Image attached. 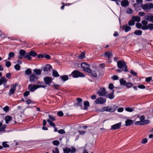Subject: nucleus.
Listing matches in <instances>:
<instances>
[{"instance_id": "f03ea898", "label": "nucleus", "mask_w": 153, "mask_h": 153, "mask_svg": "<svg viewBox=\"0 0 153 153\" xmlns=\"http://www.w3.org/2000/svg\"><path fill=\"white\" fill-rule=\"evenodd\" d=\"M71 75L74 78H77L79 77H84L85 75L84 74L77 70H75L73 71Z\"/></svg>"}, {"instance_id": "6e6d98bb", "label": "nucleus", "mask_w": 153, "mask_h": 153, "mask_svg": "<svg viewBox=\"0 0 153 153\" xmlns=\"http://www.w3.org/2000/svg\"><path fill=\"white\" fill-rule=\"evenodd\" d=\"M11 65V62L9 61L6 62L5 64L6 66L7 67H9Z\"/></svg>"}, {"instance_id": "a878e982", "label": "nucleus", "mask_w": 153, "mask_h": 153, "mask_svg": "<svg viewBox=\"0 0 153 153\" xmlns=\"http://www.w3.org/2000/svg\"><path fill=\"white\" fill-rule=\"evenodd\" d=\"M76 100L78 101L77 102V105L78 106H80L81 108V107H83L82 103H81V102L82 101V100L79 98H77L76 99Z\"/></svg>"}, {"instance_id": "4be33fe9", "label": "nucleus", "mask_w": 153, "mask_h": 153, "mask_svg": "<svg viewBox=\"0 0 153 153\" xmlns=\"http://www.w3.org/2000/svg\"><path fill=\"white\" fill-rule=\"evenodd\" d=\"M7 81V79L4 76L1 77L0 79V85L2 83L4 84Z\"/></svg>"}, {"instance_id": "39448f33", "label": "nucleus", "mask_w": 153, "mask_h": 153, "mask_svg": "<svg viewBox=\"0 0 153 153\" xmlns=\"http://www.w3.org/2000/svg\"><path fill=\"white\" fill-rule=\"evenodd\" d=\"M81 66L84 71L88 73L91 72V70L90 69V66L88 64L85 63H82L81 64Z\"/></svg>"}, {"instance_id": "f8f14e48", "label": "nucleus", "mask_w": 153, "mask_h": 153, "mask_svg": "<svg viewBox=\"0 0 153 153\" xmlns=\"http://www.w3.org/2000/svg\"><path fill=\"white\" fill-rule=\"evenodd\" d=\"M100 111L101 112L106 111L109 112H113L114 110L111 107H109L108 106L104 107L100 110Z\"/></svg>"}, {"instance_id": "bf43d9fd", "label": "nucleus", "mask_w": 153, "mask_h": 153, "mask_svg": "<svg viewBox=\"0 0 153 153\" xmlns=\"http://www.w3.org/2000/svg\"><path fill=\"white\" fill-rule=\"evenodd\" d=\"M49 118L50 120L53 121L55 120V118L53 117L50 115H49Z\"/></svg>"}, {"instance_id": "aec40b11", "label": "nucleus", "mask_w": 153, "mask_h": 153, "mask_svg": "<svg viewBox=\"0 0 153 153\" xmlns=\"http://www.w3.org/2000/svg\"><path fill=\"white\" fill-rule=\"evenodd\" d=\"M129 4V3L128 0H123L121 2V5L123 7L128 6Z\"/></svg>"}, {"instance_id": "e2e57ef3", "label": "nucleus", "mask_w": 153, "mask_h": 153, "mask_svg": "<svg viewBox=\"0 0 153 153\" xmlns=\"http://www.w3.org/2000/svg\"><path fill=\"white\" fill-rule=\"evenodd\" d=\"M30 94L29 92L28 91H26L24 93V96L25 97L27 96Z\"/></svg>"}, {"instance_id": "2f4dec72", "label": "nucleus", "mask_w": 153, "mask_h": 153, "mask_svg": "<svg viewBox=\"0 0 153 153\" xmlns=\"http://www.w3.org/2000/svg\"><path fill=\"white\" fill-rule=\"evenodd\" d=\"M60 78L64 81H66L68 79V76L67 75L61 76Z\"/></svg>"}, {"instance_id": "6ab92c4d", "label": "nucleus", "mask_w": 153, "mask_h": 153, "mask_svg": "<svg viewBox=\"0 0 153 153\" xmlns=\"http://www.w3.org/2000/svg\"><path fill=\"white\" fill-rule=\"evenodd\" d=\"M139 118L140 121L146 124H148L150 123V120H145V117L143 115L141 116Z\"/></svg>"}, {"instance_id": "e433bc0d", "label": "nucleus", "mask_w": 153, "mask_h": 153, "mask_svg": "<svg viewBox=\"0 0 153 153\" xmlns=\"http://www.w3.org/2000/svg\"><path fill=\"white\" fill-rule=\"evenodd\" d=\"M32 71L31 69L28 68L25 71V73L27 75H29L31 74Z\"/></svg>"}, {"instance_id": "0eeeda50", "label": "nucleus", "mask_w": 153, "mask_h": 153, "mask_svg": "<svg viewBox=\"0 0 153 153\" xmlns=\"http://www.w3.org/2000/svg\"><path fill=\"white\" fill-rule=\"evenodd\" d=\"M112 53L111 51H107L105 52L104 55V57L106 58V60H108V62L111 63V62L109 59L111 58Z\"/></svg>"}, {"instance_id": "ddd939ff", "label": "nucleus", "mask_w": 153, "mask_h": 153, "mask_svg": "<svg viewBox=\"0 0 153 153\" xmlns=\"http://www.w3.org/2000/svg\"><path fill=\"white\" fill-rule=\"evenodd\" d=\"M19 55L18 56V58L19 59H22L23 57L25 58V56L26 55L27 53L24 50H21L19 52Z\"/></svg>"}, {"instance_id": "c9c22d12", "label": "nucleus", "mask_w": 153, "mask_h": 153, "mask_svg": "<svg viewBox=\"0 0 153 153\" xmlns=\"http://www.w3.org/2000/svg\"><path fill=\"white\" fill-rule=\"evenodd\" d=\"M33 71L37 75H40L41 74V71L40 69H34Z\"/></svg>"}, {"instance_id": "b1692460", "label": "nucleus", "mask_w": 153, "mask_h": 153, "mask_svg": "<svg viewBox=\"0 0 153 153\" xmlns=\"http://www.w3.org/2000/svg\"><path fill=\"white\" fill-rule=\"evenodd\" d=\"M132 19L134 22H139L140 21V18L138 16H133Z\"/></svg>"}, {"instance_id": "8fccbe9b", "label": "nucleus", "mask_w": 153, "mask_h": 153, "mask_svg": "<svg viewBox=\"0 0 153 153\" xmlns=\"http://www.w3.org/2000/svg\"><path fill=\"white\" fill-rule=\"evenodd\" d=\"M114 88V86L112 83H111L109 85L108 88L110 90H112Z\"/></svg>"}, {"instance_id": "2eb2a0df", "label": "nucleus", "mask_w": 153, "mask_h": 153, "mask_svg": "<svg viewBox=\"0 0 153 153\" xmlns=\"http://www.w3.org/2000/svg\"><path fill=\"white\" fill-rule=\"evenodd\" d=\"M122 123H119L111 126V130H115L120 128L121 127Z\"/></svg>"}, {"instance_id": "de8ad7c7", "label": "nucleus", "mask_w": 153, "mask_h": 153, "mask_svg": "<svg viewBox=\"0 0 153 153\" xmlns=\"http://www.w3.org/2000/svg\"><path fill=\"white\" fill-rule=\"evenodd\" d=\"M53 144L55 146H58L59 144V142L57 140H55L52 142Z\"/></svg>"}, {"instance_id": "69168bd1", "label": "nucleus", "mask_w": 153, "mask_h": 153, "mask_svg": "<svg viewBox=\"0 0 153 153\" xmlns=\"http://www.w3.org/2000/svg\"><path fill=\"white\" fill-rule=\"evenodd\" d=\"M138 87L140 89H144L145 88V86L143 85H139Z\"/></svg>"}, {"instance_id": "603ef678", "label": "nucleus", "mask_w": 153, "mask_h": 153, "mask_svg": "<svg viewBox=\"0 0 153 153\" xmlns=\"http://www.w3.org/2000/svg\"><path fill=\"white\" fill-rule=\"evenodd\" d=\"M4 111L5 112H7L9 110V107L8 106H5L3 108Z\"/></svg>"}, {"instance_id": "4d7b16f0", "label": "nucleus", "mask_w": 153, "mask_h": 153, "mask_svg": "<svg viewBox=\"0 0 153 153\" xmlns=\"http://www.w3.org/2000/svg\"><path fill=\"white\" fill-rule=\"evenodd\" d=\"M58 132L60 134H65V132L63 129H60L58 131Z\"/></svg>"}, {"instance_id": "c85d7f7f", "label": "nucleus", "mask_w": 153, "mask_h": 153, "mask_svg": "<svg viewBox=\"0 0 153 153\" xmlns=\"http://www.w3.org/2000/svg\"><path fill=\"white\" fill-rule=\"evenodd\" d=\"M12 118L10 116H7L5 117V122L6 123H8L9 121L11 120Z\"/></svg>"}, {"instance_id": "1a4fd4ad", "label": "nucleus", "mask_w": 153, "mask_h": 153, "mask_svg": "<svg viewBox=\"0 0 153 153\" xmlns=\"http://www.w3.org/2000/svg\"><path fill=\"white\" fill-rule=\"evenodd\" d=\"M97 94L100 96L103 97L106 96L107 92L106 91L105 88H101L97 92Z\"/></svg>"}, {"instance_id": "7ed1b4c3", "label": "nucleus", "mask_w": 153, "mask_h": 153, "mask_svg": "<svg viewBox=\"0 0 153 153\" xmlns=\"http://www.w3.org/2000/svg\"><path fill=\"white\" fill-rule=\"evenodd\" d=\"M36 53L33 51H30V52L27 53L26 55L25 56V58L27 59L28 60L31 59V56L35 57L37 56Z\"/></svg>"}, {"instance_id": "6e6552de", "label": "nucleus", "mask_w": 153, "mask_h": 153, "mask_svg": "<svg viewBox=\"0 0 153 153\" xmlns=\"http://www.w3.org/2000/svg\"><path fill=\"white\" fill-rule=\"evenodd\" d=\"M106 100L102 97H99L96 100L95 102L96 104H103L105 102Z\"/></svg>"}, {"instance_id": "0e129e2a", "label": "nucleus", "mask_w": 153, "mask_h": 153, "mask_svg": "<svg viewBox=\"0 0 153 153\" xmlns=\"http://www.w3.org/2000/svg\"><path fill=\"white\" fill-rule=\"evenodd\" d=\"M0 36L1 38H3V39H4L6 37V36H5V35L4 34L2 33L1 31L0 30Z\"/></svg>"}, {"instance_id": "a19ab883", "label": "nucleus", "mask_w": 153, "mask_h": 153, "mask_svg": "<svg viewBox=\"0 0 153 153\" xmlns=\"http://www.w3.org/2000/svg\"><path fill=\"white\" fill-rule=\"evenodd\" d=\"M85 57V54L83 52L81 53V54L78 56V58L79 59H84Z\"/></svg>"}, {"instance_id": "ea45409f", "label": "nucleus", "mask_w": 153, "mask_h": 153, "mask_svg": "<svg viewBox=\"0 0 153 153\" xmlns=\"http://www.w3.org/2000/svg\"><path fill=\"white\" fill-rule=\"evenodd\" d=\"M133 12V10L131 8L127 9L126 11V13L128 14H131Z\"/></svg>"}, {"instance_id": "9b49d317", "label": "nucleus", "mask_w": 153, "mask_h": 153, "mask_svg": "<svg viewBox=\"0 0 153 153\" xmlns=\"http://www.w3.org/2000/svg\"><path fill=\"white\" fill-rule=\"evenodd\" d=\"M17 85L16 84H13L10 87V88L9 91V95L10 96L12 94H13L16 90V87Z\"/></svg>"}, {"instance_id": "5fc2aeb1", "label": "nucleus", "mask_w": 153, "mask_h": 153, "mask_svg": "<svg viewBox=\"0 0 153 153\" xmlns=\"http://www.w3.org/2000/svg\"><path fill=\"white\" fill-rule=\"evenodd\" d=\"M141 23L143 25H147L148 22L146 20H142L141 21Z\"/></svg>"}, {"instance_id": "4c0bfd02", "label": "nucleus", "mask_w": 153, "mask_h": 153, "mask_svg": "<svg viewBox=\"0 0 153 153\" xmlns=\"http://www.w3.org/2000/svg\"><path fill=\"white\" fill-rule=\"evenodd\" d=\"M135 22L132 19L128 22V25L129 26H133Z\"/></svg>"}, {"instance_id": "423d86ee", "label": "nucleus", "mask_w": 153, "mask_h": 153, "mask_svg": "<svg viewBox=\"0 0 153 153\" xmlns=\"http://www.w3.org/2000/svg\"><path fill=\"white\" fill-rule=\"evenodd\" d=\"M39 88V87L38 85L29 84L28 86V89L30 92H33Z\"/></svg>"}, {"instance_id": "a18cd8bd", "label": "nucleus", "mask_w": 153, "mask_h": 153, "mask_svg": "<svg viewBox=\"0 0 153 153\" xmlns=\"http://www.w3.org/2000/svg\"><path fill=\"white\" fill-rule=\"evenodd\" d=\"M90 73L91 74L92 76L95 77H96L97 76V74L95 71H91V72H90Z\"/></svg>"}, {"instance_id": "f3484780", "label": "nucleus", "mask_w": 153, "mask_h": 153, "mask_svg": "<svg viewBox=\"0 0 153 153\" xmlns=\"http://www.w3.org/2000/svg\"><path fill=\"white\" fill-rule=\"evenodd\" d=\"M37 78L34 74H32L29 77V80L31 83L37 81Z\"/></svg>"}, {"instance_id": "052dcab7", "label": "nucleus", "mask_w": 153, "mask_h": 153, "mask_svg": "<svg viewBox=\"0 0 153 153\" xmlns=\"http://www.w3.org/2000/svg\"><path fill=\"white\" fill-rule=\"evenodd\" d=\"M141 29L143 30H147L148 29V25H143L141 27Z\"/></svg>"}, {"instance_id": "9d476101", "label": "nucleus", "mask_w": 153, "mask_h": 153, "mask_svg": "<svg viewBox=\"0 0 153 153\" xmlns=\"http://www.w3.org/2000/svg\"><path fill=\"white\" fill-rule=\"evenodd\" d=\"M142 7L144 10H149L151 8H153V4L152 3H148L143 4Z\"/></svg>"}, {"instance_id": "58836bf2", "label": "nucleus", "mask_w": 153, "mask_h": 153, "mask_svg": "<svg viewBox=\"0 0 153 153\" xmlns=\"http://www.w3.org/2000/svg\"><path fill=\"white\" fill-rule=\"evenodd\" d=\"M133 84L131 82H126L125 86L127 88H129L131 87L133 85Z\"/></svg>"}, {"instance_id": "a211bd4d", "label": "nucleus", "mask_w": 153, "mask_h": 153, "mask_svg": "<svg viewBox=\"0 0 153 153\" xmlns=\"http://www.w3.org/2000/svg\"><path fill=\"white\" fill-rule=\"evenodd\" d=\"M122 29L123 30H124L126 32H127L130 30L131 27L130 26H128V25L126 24L122 26Z\"/></svg>"}, {"instance_id": "f704fd0d", "label": "nucleus", "mask_w": 153, "mask_h": 153, "mask_svg": "<svg viewBox=\"0 0 153 153\" xmlns=\"http://www.w3.org/2000/svg\"><path fill=\"white\" fill-rule=\"evenodd\" d=\"M53 75L55 77L59 76V75L58 72L56 70H53Z\"/></svg>"}, {"instance_id": "412c9836", "label": "nucleus", "mask_w": 153, "mask_h": 153, "mask_svg": "<svg viewBox=\"0 0 153 153\" xmlns=\"http://www.w3.org/2000/svg\"><path fill=\"white\" fill-rule=\"evenodd\" d=\"M52 68V67L51 65L47 64L43 68V69L44 71H47L51 69Z\"/></svg>"}, {"instance_id": "3c124183", "label": "nucleus", "mask_w": 153, "mask_h": 153, "mask_svg": "<svg viewBox=\"0 0 153 153\" xmlns=\"http://www.w3.org/2000/svg\"><path fill=\"white\" fill-rule=\"evenodd\" d=\"M125 110L126 111L129 112H131L133 110L132 108H125Z\"/></svg>"}, {"instance_id": "20e7f679", "label": "nucleus", "mask_w": 153, "mask_h": 153, "mask_svg": "<svg viewBox=\"0 0 153 153\" xmlns=\"http://www.w3.org/2000/svg\"><path fill=\"white\" fill-rule=\"evenodd\" d=\"M63 151L64 153H74L76 151V149L74 147H71V148L67 147L63 149Z\"/></svg>"}, {"instance_id": "7c9ffc66", "label": "nucleus", "mask_w": 153, "mask_h": 153, "mask_svg": "<svg viewBox=\"0 0 153 153\" xmlns=\"http://www.w3.org/2000/svg\"><path fill=\"white\" fill-rule=\"evenodd\" d=\"M135 125H144L147 124L146 123H143V122L140 120L139 121H137L135 123H134Z\"/></svg>"}, {"instance_id": "f257e3e1", "label": "nucleus", "mask_w": 153, "mask_h": 153, "mask_svg": "<svg viewBox=\"0 0 153 153\" xmlns=\"http://www.w3.org/2000/svg\"><path fill=\"white\" fill-rule=\"evenodd\" d=\"M117 66L120 69H122V71H128L127 70V66L123 61H119L117 62Z\"/></svg>"}, {"instance_id": "4468645a", "label": "nucleus", "mask_w": 153, "mask_h": 153, "mask_svg": "<svg viewBox=\"0 0 153 153\" xmlns=\"http://www.w3.org/2000/svg\"><path fill=\"white\" fill-rule=\"evenodd\" d=\"M53 79L50 77L46 76L44 78V81L45 83L46 84H48L49 86L50 85V84L51 83Z\"/></svg>"}, {"instance_id": "49530a36", "label": "nucleus", "mask_w": 153, "mask_h": 153, "mask_svg": "<svg viewBox=\"0 0 153 153\" xmlns=\"http://www.w3.org/2000/svg\"><path fill=\"white\" fill-rule=\"evenodd\" d=\"M148 29H149L150 30H153V24H149L148 25Z\"/></svg>"}, {"instance_id": "774afa93", "label": "nucleus", "mask_w": 153, "mask_h": 153, "mask_svg": "<svg viewBox=\"0 0 153 153\" xmlns=\"http://www.w3.org/2000/svg\"><path fill=\"white\" fill-rule=\"evenodd\" d=\"M11 74L10 73H8L6 74V76L7 78H8V79H10L11 78Z\"/></svg>"}, {"instance_id": "5701e85b", "label": "nucleus", "mask_w": 153, "mask_h": 153, "mask_svg": "<svg viewBox=\"0 0 153 153\" xmlns=\"http://www.w3.org/2000/svg\"><path fill=\"white\" fill-rule=\"evenodd\" d=\"M84 105L85 107H81V109L83 110H86L87 109L88 107L89 106V102L88 101H85L84 103Z\"/></svg>"}, {"instance_id": "72a5a7b5", "label": "nucleus", "mask_w": 153, "mask_h": 153, "mask_svg": "<svg viewBox=\"0 0 153 153\" xmlns=\"http://www.w3.org/2000/svg\"><path fill=\"white\" fill-rule=\"evenodd\" d=\"M142 32L141 30H135L134 32V34L137 35H141L142 34Z\"/></svg>"}, {"instance_id": "864d4df0", "label": "nucleus", "mask_w": 153, "mask_h": 153, "mask_svg": "<svg viewBox=\"0 0 153 153\" xmlns=\"http://www.w3.org/2000/svg\"><path fill=\"white\" fill-rule=\"evenodd\" d=\"M59 149L57 148H55L53 151V153H59Z\"/></svg>"}, {"instance_id": "680f3d73", "label": "nucleus", "mask_w": 153, "mask_h": 153, "mask_svg": "<svg viewBox=\"0 0 153 153\" xmlns=\"http://www.w3.org/2000/svg\"><path fill=\"white\" fill-rule=\"evenodd\" d=\"M152 79L151 77H148L146 78L145 81L147 82H150Z\"/></svg>"}, {"instance_id": "09e8293b", "label": "nucleus", "mask_w": 153, "mask_h": 153, "mask_svg": "<svg viewBox=\"0 0 153 153\" xmlns=\"http://www.w3.org/2000/svg\"><path fill=\"white\" fill-rule=\"evenodd\" d=\"M7 142H4L2 143V145L3 147L4 148H7L9 147L8 145L7 144Z\"/></svg>"}, {"instance_id": "13d9d810", "label": "nucleus", "mask_w": 153, "mask_h": 153, "mask_svg": "<svg viewBox=\"0 0 153 153\" xmlns=\"http://www.w3.org/2000/svg\"><path fill=\"white\" fill-rule=\"evenodd\" d=\"M136 26L137 28H141V27H142V25L140 23H137L136 24Z\"/></svg>"}, {"instance_id": "c03bdc74", "label": "nucleus", "mask_w": 153, "mask_h": 153, "mask_svg": "<svg viewBox=\"0 0 153 153\" xmlns=\"http://www.w3.org/2000/svg\"><path fill=\"white\" fill-rule=\"evenodd\" d=\"M20 66L19 64H16L14 66L15 69L17 71H19L20 69Z\"/></svg>"}, {"instance_id": "c756f323", "label": "nucleus", "mask_w": 153, "mask_h": 153, "mask_svg": "<svg viewBox=\"0 0 153 153\" xmlns=\"http://www.w3.org/2000/svg\"><path fill=\"white\" fill-rule=\"evenodd\" d=\"M15 54L14 53L12 52H10L8 54V59L9 60H10L11 58L13 57L14 56Z\"/></svg>"}, {"instance_id": "338daca9", "label": "nucleus", "mask_w": 153, "mask_h": 153, "mask_svg": "<svg viewBox=\"0 0 153 153\" xmlns=\"http://www.w3.org/2000/svg\"><path fill=\"white\" fill-rule=\"evenodd\" d=\"M147 142V140L146 138H145L143 139L142 141V143H143L145 144Z\"/></svg>"}, {"instance_id": "79ce46f5", "label": "nucleus", "mask_w": 153, "mask_h": 153, "mask_svg": "<svg viewBox=\"0 0 153 153\" xmlns=\"http://www.w3.org/2000/svg\"><path fill=\"white\" fill-rule=\"evenodd\" d=\"M47 121L48 123H49L51 126H52L54 128L55 127V124L53 123L51 121H50L49 119L47 120Z\"/></svg>"}, {"instance_id": "393cba45", "label": "nucleus", "mask_w": 153, "mask_h": 153, "mask_svg": "<svg viewBox=\"0 0 153 153\" xmlns=\"http://www.w3.org/2000/svg\"><path fill=\"white\" fill-rule=\"evenodd\" d=\"M134 123L133 120H128L125 121V126H129Z\"/></svg>"}, {"instance_id": "473e14b6", "label": "nucleus", "mask_w": 153, "mask_h": 153, "mask_svg": "<svg viewBox=\"0 0 153 153\" xmlns=\"http://www.w3.org/2000/svg\"><path fill=\"white\" fill-rule=\"evenodd\" d=\"M120 82L121 85H124L125 86L127 82L125 80H124L122 78L120 79Z\"/></svg>"}, {"instance_id": "bb28decb", "label": "nucleus", "mask_w": 153, "mask_h": 153, "mask_svg": "<svg viewBox=\"0 0 153 153\" xmlns=\"http://www.w3.org/2000/svg\"><path fill=\"white\" fill-rule=\"evenodd\" d=\"M114 90H113L112 92L111 93L108 94L106 96L107 97L110 99H112L114 98Z\"/></svg>"}, {"instance_id": "dca6fc26", "label": "nucleus", "mask_w": 153, "mask_h": 153, "mask_svg": "<svg viewBox=\"0 0 153 153\" xmlns=\"http://www.w3.org/2000/svg\"><path fill=\"white\" fill-rule=\"evenodd\" d=\"M146 20L150 21L153 23V15L151 14H148L145 16Z\"/></svg>"}, {"instance_id": "cd10ccee", "label": "nucleus", "mask_w": 153, "mask_h": 153, "mask_svg": "<svg viewBox=\"0 0 153 153\" xmlns=\"http://www.w3.org/2000/svg\"><path fill=\"white\" fill-rule=\"evenodd\" d=\"M3 121L0 122V131H3L5 128V125L2 124Z\"/></svg>"}, {"instance_id": "37998d69", "label": "nucleus", "mask_w": 153, "mask_h": 153, "mask_svg": "<svg viewBox=\"0 0 153 153\" xmlns=\"http://www.w3.org/2000/svg\"><path fill=\"white\" fill-rule=\"evenodd\" d=\"M25 102L27 104H29L30 103H34V102L33 100L29 99H27L25 101Z\"/></svg>"}]
</instances>
